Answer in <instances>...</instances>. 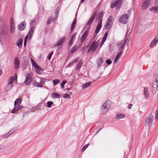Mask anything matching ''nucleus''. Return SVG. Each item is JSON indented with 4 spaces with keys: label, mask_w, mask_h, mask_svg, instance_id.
<instances>
[{
    "label": "nucleus",
    "mask_w": 158,
    "mask_h": 158,
    "mask_svg": "<svg viewBox=\"0 0 158 158\" xmlns=\"http://www.w3.org/2000/svg\"><path fill=\"white\" fill-rule=\"evenodd\" d=\"M23 108V107L19 105H18L17 106H16L14 109L11 111V113L12 114H14L16 111L22 109Z\"/></svg>",
    "instance_id": "20"
},
{
    "label": "nucleus",
    "mask_w": 158,
    "mask_h": 158,
    "mask_svg": "<svg viewBox=\"0 0 158 158\" xmlns=\"http://www.w3.org/2000/svg\"><path fill=\"white\" fill-rule=\"evenodd\" d=\"M15 129H12L11 130H10L9 132L10 134V135L12 134L15 131Z\"/></svg>",
    "instance_id": "51"
},
{
    "label": "nucleus",
    "mask_w": 158,
    "mask_h": 158,
    "mask_svg": "<svg viewBox=\"0 0 158 158\" xmlns=\"http://www.w3.org/2000/svg\"><path fill=\"white\" fill-rule=\"evenodd\" d=\"M148 87H145L144 88V95L146 98H147L149 96V93L148 91Z\"/></svg>",
    "instance_id": "23"
},
{
    "label": "nucleus",
    "mask_w": 158,
    "mask_h": 158,
    "mask_svg": "<svg viewBox=\"0 0 158 158\" xmlns=\"http://www.w3.org/2000/svg\"><path fill=\"white\" fill-rule=\"evenodd\" d=\"M108 33L107 32H106L105 33L104 36V37H103V38L102 40V41H104V42L106 40V38H107V36L108 35Z\"/></svg>",
    "instance_id": "40"
},
{
    "label": "nucleus",
    "mask_w": 158,
    "mask_h": 158,
    "mask_svg": "<svg viewBox=\"0 0 158 158\" xmlns=\"http://www.w3.org/2000/svg\"><path fill=\"white\" fill-rule=\"evenodd\" d=\"M104 41H102L101 43H100V47L101 48V47L103 45V44H104Z\"/></svg>",
    "instance_id": "64"
},
{
    "label": "nucleus",
    "mask_w": 158,
    "mask_h": 158,
    "mask_svg": "<svg viewBox=\"0 0 158 158\" xmlns=\"http://www.w3.org/2000/svg\"><path fill=\"white\" fill-rule=\"evenodd\" d=\"M53 102L52 101H48V102L47 104V107L49 108L51 106V105L53 104Z\"/></svg>",
    "instance_id": "41"
},
{
    "label": "nucleus",
    "mask_w": 158,
    "mask_h": 158,
    "mask_svg": "<svg viewBox=\"0 0 158 158\" xmlns=\"http://www.w3.org/2000/svg\"><path fill=\"white\" fill-rule=\"evenodd\" d=\"M128 17L127 14H125L123 15L120 18L119 21L120 22L124 24H125L127 22V20Z\"/></svg>",
    "instance_id": "9"
},
{
    "label": "nucleus",
    "mask_w": 158,
    "mask_h": 158,
    "mask_svg": "<svg viewBox=\"0 0 158 158\" xmlns=\"http://www.w3.org/2000/svg\"><path fill=\"white\" fill-rule=\"evenodd\" d=\"M60 81L59 79H54L52 81L54 85H55L57 84L60 83Z\"/></svg>",
    "instance_id": "34"
},
{
    "label": "nucleus",
    "mask_w": 158,
    "mask_h": 158,
    "mask_svg": "<svg viewBox=\"0 0 158 158\" xmlns=\"http://www.w3.org/2000/svg\"><path fill=\"white\" fill-rule=\"evenodd\" d=\"M112 22L107 21L106 24L105 26V29H108L111 24Z\"/></svg>",
    "instance_id": "33"
},
{
    "label": "nucleus",
    "mask_w": 158,
    "mask_h": 158,
    "mask_svg": "<svg viewBox=\"0 0 158 158\" xmlns=\"http://www.w3.org/2000/svg\"><path fill=\"white\" fill-rule=\"evenodd\" d=\"M34 84L35 86H36L38 87H41V86L40 85V84H39V83H38L37 82H35L34 83Z\"/></svg>",
    "instance_id": "50"
},
{
    "label": "nucleus",
    "mask_w": 158,
    "mask_h": 158,
    "mask_svg": "<svg viewBox=\"0 0 158 158\" xmlns=\"http://www.w3.org/2000/svg\"><path fill=\"white\" fill-rule=\"evenodd\" d=\"M23 40L22 39H19L18 40L17 43V45L19 47H20L22 46Z\"/></svg>",
    "instance_id": "27"
},
{
    "label": "nucleus",
    "mask_w": 158,
    "mask_h": 158,
    "mask_svg": "<svg viewBox=\"0 0 158 158\" xmlns=\"http://www.w3.org/2000/svg\"><path fill=\"white\" fill-rule=\"evenodd\" d=\"M113 19V17L111 15H110L109 16V18L107 19V21L112 22V20Z\"/></svg>",
    "instance_id": "46"
},
{
    "label": "nucleus",
    "mask_w": 158,
    "mask_h": 158,
    "mask_svg": "<svg viewBox=\"0 0 158 158\" xmlns=\"http://www.w3.org/2000/svg\"><path fill=\"white\" fill-rule=\"evenodd\" d=\"M67 82L66 81H63L60 84V86L62 89H63L64 88V85L65 83Z\"/></svg>",
    "instance_id": "43"
},
{
    "label": "nucleus",
    "mask_w": 158,
    "mask_h": 158,
    "mask_svg": "<svg viewBox=\"0 0 158 158\" xmlns=\"http://www.w3.org/2000/svg\"><path fill=\"white\" fill-rule=\"evenodd\" d=\"M97 62L99 66H101L102 64L103 60L102 58H100L98 59Z\"/></svg>",
    "instance_id": "31"
},
{
    "label": "nucleus",
    "mask_w": 158,
    "mask_h": 158,
    "mask_svg": "<svg viewBox=\"0 0 158 158\" xmlns=\"http://www.w3.org/2000/svg\"><path fill=\"white\" fill-rule=\"evenodd\" d=\"M53 52H52L50 53V54L48 55V58L49 60H50L51 59V57L52 54H53Z\"/></svg>",
    "instance_id": "48"
},
{
    "label": "nucleus",
    "mask_w": 158,
    "mask_h": 158,
    "mask_svg": "<svg viewBox=\"0 0 158 158\" xmlns=\"http://www.w3.org/2000/svg\"><path fill=\"white\" fill-rule=\"evenodd\" d=\"M32 75L31 73H29L27 75L24 82L26 85H29L31 83L32 81Z\"/></svg>",
    "instance_id": "6"
},
{
    "label": "nucleus",
    "mask_w": 158,
    "mask_h": 158,
    "mask_svg": "<svg viewBox=\"0 0 158 158\" xmlns=\"http://www.w3.org/2000/svg\"><path fill=\"white\" fill-rule=\"evenodd\" d=\"M106 63L110 65L112 63V61L110 59H108L106 60Z\"/></svg>",
    "instance_id": "56"
},
{
    "label": "nucleus",
    "mask_w": 158,
    "mask_h": 158,
    "mask_svg": "<svg viewBox=\"0 0 158 158\" xmlns=\"http://www.w3.org/2000/svg\"><path fill=\"white\" fill-rule=\"evenodd\" d=\"M65 36H63L61 38L59 39V41L57 42L56 44L55 45V46H58L57 49L58 50H60L61 48L62 45H61V44L63 43L64 41L65 40Z\"/></svg>",
    "instance_id": "8"
},
{
    "label": "nucleus",
    "mask_w": 158,
    "mask_h": 158,
    "mask_svg": "<svg viewBox=\"0 0 158 158\" xmlns=\"http://www.w3.org/2000/svg\"><path fill=\"white\" fill-rule=\"evenodd\" d=\"M40 107V106L38 105L35 107V109L36 110H38L39 109Z\"/></svg>",
    "instance_id": "61"
},
{
    "label": "nucleus",
    "mask_w": 158,
    "mask_h": 158,
    "mask_svg": "<svg viewBox=\"0 0 158 158\" xmlns=\"http://www.w3.org/2000/svg\"><path fill=\"white\" fill-rule=\"evenodd\" d=\"M127 40V38L119 42L117 44V46H119V50L120 51H122L124 48Z\"/></svg>",
    "instance_id": "10"
},
{
    "label": "nucleus",
    "mask_w": 158,
    "mask_h": 158,
    "mask_svg": "<svg viewBox=\"0 0 158 158\" xmlns=\"http://www.w3.org/2000/svg\"><path fill=\"white\" fill-rule=\"evenodd\" d=\"M83 63V60L81 59L77 65L76 68V70H79Z\"/></svg>",
    "instance_id": "21"
},
{
    "label": "nucleus",
    "mask_w": 158,
    "mask_h": 158,
    "mask_svg": "<svg viewBox=\"0 0 158 158\" xmlns=\"http://www.w3.org/2000/svg\"><path fill=\"white\" fill-rule=\"evenodd\" d=\"M110 102L107 101L105 102L102 106L101 112L102 114L106 113L110 107Z\"/></svg>",
    "instance_id": "3"
},
{
    "label": "nucleus",
    "mask_w": 158,
    "mask_h": 158,
    "mask_svg": "<svg viewBox=\"0 0 158 158\" xmlns=\"http://www.w3.org/2000/svg\"><path fill=\"white\" fill-rule=\"evenodd\" d=\"M155 114H156L155 118L156 119H158V110H156Z\"/></svg>",
    "instance_id": "55"
},
{
    "label": "nucleus",
    "mask_w": 158,
    "mask_h": 158,
    "mask_svg": "<svg viewBox=\"0 0 158 158\" xmlns=\"http://www.w3.org/2000/svg\"><path fill=\"white\" fill-rule=\"evenodd\" d=\"M12 85L8 84L6 87V89L7 91H9L12 89Z\"/></svg>",
    "instance_id": "32"
},
{
    "label": "nucleus",
    "mask_w": 158,
    "mask_h": 158,
    "mask_svg": "<svg viewBox=\"0 0 158 158\" xmlns=\"http://www.w3.org/2000/svg\"><path fill=\"white\" fill-rule=\"evenodd\" d=\"M91 83L90 82H88V83H87L84 84H83L82 85V88L83 89H85L88 87H89V86H90L91 85Z\"/></svg>",
    "instance_id": "30"
},
{
    "label": "nucleus",
    "mask_w": 158,
    "mask_h": 158,
    "mask_svg": "<svg viewBox=\"0 0 158 158\" xmlns=\"http://www.w3.org/2000/svg\"><path fill=\"white\" fill-rule=\"evenodd\" d=\"M14 64L15 65V68L18 69L19 66L20 62L19 58L18 57H16L14 59Z\"/></svg>",
    "instance_id": "16"
},
{
    "label": "nucleus",
    "mask_w": 158,
    "mask_h": 158,
    "mask_svg": "<svg viewBox=\"0 0 158 158\" xmlns=\"http://www.w3.org/2000/svg\"><path fill=\"white\" fill-rule=\"evenodd\" d=\"M75 35L76 34H74L73 35L71 36L69 40L73 42V40L75 38Z\"/></svg>",
    "instance_id": "42"
},
{
    "label": "nucleus",
    "mask_w": 158,
    "mask_h": 158,
    "mask_svg": "<svg viewBox=\"0 0 158 158\" xmlns=\"http://www.w3.org/2000/svg\"><path fill=\"white\" fill-rule=\"evenodd\" d=\"M122 54V51H120L118 54L117 55V56L120 57Z\"/></svg>",
    "instance_id": "57"
},
{
    "label": "nucleus",
    "mask_w": 158,
    "mask_h": 158,
    "mask_svg": "<svg viewBox=\"0 0 158 158\" xmlns=\"http://www.w3.org/2000/svg\"><path fill=\"white\" fill-rule=\"evenodd\" d=\"M22 102L21 98H19L16 99L15 102L14 106H16L17 105H20Z\"/></svg>",
    "instance_id": "22"
},
{
    "label": "nucleus",
    "mask_w": 158,
    "mask_h": 158,
    "mask_svg": "<svg viewBox=\"0 0 158 158\" xmlns=\"http://www.w3.org/2000/svg\"><path fill=\"white\" fill-rule=\"evenodd\" d=\"M154 77V81L153 82L152 88V92L153 94H155L158 91V74H156Z\"/></svg>",
    "instance_id": "1"
},
{
    "label": "nucleus",
    "mask_w": 158,
    "mask_h": 158,
    "mask_svg": "<svg viewBox=\"0 0 158 158\" xmlns=\"http://www.w3.org/2000/svg\"><path fill=\"white\" fill-rule=\"evenodd\" d=\"M119 58V57H118L117 56H116L114 61V63L116 64Z\"/></svg>",
    "instance_id": "53"
},
{
    "label": "nucleus",
    "mask_w": 158,
    "mask_h": 158,
    "mask_svg": "<svg viewBox=\"0 0 158 158\" xmlns=\"http://www.w3.org/2000/svg\"><path fill=\"white\" fill-rule=\"evenodd\" d=\"M5 148V146L3 145H0V151H1Z\"/></svg>",
    "instance_id": "58"
},
{
    "label": "nucleus",
    "mask_w": 158,
    "mask_h": 158,
    "mask_svg": "<svg viewBox=\"0 0 158 158\" xmlns=\"http://www.w3.org/2000/svg\"><path fill=\"white\" fill-rule=\"evenodd\" d=\"M109 50L112 51L113 50V46L112 44H110L109 45Z\"/></svg>",
    "instance_id": "54"
},
{
    "label": "nucleus",
    "mask_w": 158,
    "mask_h": 158,
    "mask_svg": "<svg viewBox=\"0 0 158 158\" xmlns=\"http://www.w3.org/2000/svg\"><path fill=\"white\" fill-rule=\"evenodd\" d=\"M53 19L51 17H49L48 18V20L47 21V23L48 24H50L53 21Z\"/></svg>",
    "instance_id": "39"
},
{
    "label": "nucleus",
    "mask_w": 158,
    "mask_h": 158,
    "mask_svg": "<svg viewBox=\"0 0 158 158\" xmlns=\"http://www.w3.org/2000/svg\"><path fill=\"white\" fill-rule=\"evenodd\" d=\"M76 21H77V19L76 18H75L74 19L73 22L72 23V24L71 27V31H73L74 28V27H75V24H76Z\"/></svg>",
    "instance_id": "28"
},
{
    "label": "nucleus",
    "mask_w": 158,
    "mask_h": 158,
    "mask_svg": "<svg viewBox=\"0 0 158 158\" xmlns=\"http://www.w3.org/2000/svg\"><path fill=\"white\" fill-rule=\"evenodd\" d=\"M124 117L125 115L124 114L120 113H118L116 115V118L117 119H119L122 118H123Z\"/></svg>",
    "instance_id": "24"
},
{
    "label": "nucleus",
    "mask_w": 158,
    "mask_h": 158,
    "mask_svg": "<svg viewBox=\"0 0 158 158\" xmlns=\"http://www.w3.org/2000/svg\"><path fill=\"white\" fill-rule=\"evenodd\" d=\"M10 32L11 33H14L15 31V24L14 21L11 19L10 22Z\"/></svg>",
    "instance_id": "13"
},
{
    "label": "nucleus",
    "mask_w": 158,
    "mask_h": 158,
    "mask_svg": "<svg viewBox=\"0 0 158 158\" xmlns=\"http://www.w3.org/2000/svg\"><path fill=\"white\" fill-rule=\"evenodd\" d=\"M63 97L64 98H70V96L69 95L67 94H65L64 95Z\"/></svg>",
    "instance_id": "47"
},
{
    "label": "nucleus",
    "mask_w": 158,
    "mask_h": 158,
    "mask_svg": "<svg viewBox=\"0 0 158 158\" xmlns=\"http://www.w3.org/2000/svg\"><path fill=\"white\" fill-rule=\"evenodd\" d=\"M30 31H31L33 32L34 31V27L33 26H31Z\"/></svg>",
    "instance_id": "59"
},
{
    "label": "nucleus",
    "mask_w": 158,
    "mask_h": 158,
    "mask_svg": "<svg viewBox=\"0 0 158 158\" xmlns=\"http://www.w3.org/2000/svg\"><path fill=\"white\" fill-rule=\"evenodd\" d=\"M35 69H36V71L37 72V73L38 74H40V73L38 72L37 71V70H42V68L41 67H40V66H39L38 65H37L36 67H35Z\"/></svg>",
    "instance_id": "38"
},
{
    "label": "nucleus",
    "mask_w": 158,
    "mask_h": 158,
    "mask_svg": "<svg viewBox=\"0 0 158 158\" xmlns=\"http://www.w3.org/2000/svg\"><path fill=\"white\" fill-rule=\"evenodd\" d=\"M73 42H72L71 41L69 40V44H68L69 46V47L71 46V45L72 44H73Z\"/></svg>",
    "instance_id": "62"
},
{
    "label": "nucleus",
    "mask_w": 158,
    "mask_h": 158,
    "mask_svg": "<svg viewBox=\"0 0 158 158\" xmlns=\"http://www.w3.org/2000/svg\"><path fill=\"white\" fill-rule=\"evenodd\" d=\"M98 13V12L97 11H95V12L94 13L93 16L90 18L89 21H88L87 23V25H88L90 26L92 23L93 22V21L94 19L96 17L97 14Z\"/></svg>",
    "instance_id": "12"
},
{
    "label": "nucleus",
    "mask_w": 158,
    "mask_h": 158,
    "mask_svg": "<svg viewBox=\"0 0 158 158\" xmlns=\"http://www.w3.org/2000/svg\"><path fill=\"white\" fill-rule=\"evenodd\" d=\"M89 143H88L87 144L83 146V148L82 149V152H83L85 151V150L87 148L88 146L89 145Z\"/></svg>",
    "instance_id": "44"
},
{
    "label": "nucleus",
    "mask_w": 158,
    "mask_h": 158,
    "mask_svg": "<svg viewBox=\"0 0 158 158\" xmlns=\"http://www.w3.org/2000/svg\"><path fill=\"white\" fill-rule=\"evenodd\" d=\"M100 42V40H99L96 42L94 41L91 44L90 47L88 52L89 51H91L92 52H94L97 49L98 44Z\"/></svg>",
    "instance_id": "5"
},
{
    "label": "nucleus",
    "mask_w": 158,
    "mask_h": 158,
    "mask_svg": "<svg viewBox=\"0 0 158 158\" xmlns=\"http://www.w3.org/2000/svg\"><path fill=\"white\" fill-rule=\"evenodd\" d=\"M10 135V134L8 132L5 135H3V137L4 138H6L8 137H9Z\"/></svg>",
    "instance_id": "52"
},
{
    "label": "nucleus",
    "mask_w": 158,
    "mask_h": 158,
    "mask_svg": "<svg viewBox=\"0 0 158 158\" xmlns=\"http://www.w3.org/2000/svg\"><path fill=\"white\" fill-rule=\"evenodd\" d=\"M26 23L25 21L22 22L20 24H19L18 27L19 30L20 31L23 30L26 26Z\"/></svg>",
    "instance_id": "19"
},
{
    "label": "nucleus",
    "mask_w": 158,
    "mask_h": 158,
    "mask_svg": "<svg viewBox=\"0 0 158 158\" xmlns=\"http://www.w3.org/2000/svg\"><path fill=\"white\" fill-rule=\"evenodd\" d=\"M132 104H130L128 105V108L129 109H130L132 107Z\"/></svg>",
    "instance_id": "63"
},
{
    "label": "nucleus",
    "mask_w": 158,
    "mask_h": 158,
    "mask_svg": "<svg viewBox=\"0 0 158 158\" xmlns=\"http://www.w3.org/2000/svg\"><path fill=\"white\" fill-rule=\"evenodd\" d=\"M28 39H29L28 37V35H26L25 38L24 42V46L25 47L26 46L27 40Z\"/></svg>",
    "instance_id": "37"
},
{
    "label": "nucleus",
    "mask_w": 158,
    "mask_h": 158,
    "mask_svg": "<svg viewBox=\"0 0 158 158\" xmlns=\"http://www.w3.org/2000/svg\"><path fill=\"white\" fill-rule=\"evenodd\" d=\"M14 77L12 76L10 77V78L8 79V84L12 85L14 82Z\"/></svg>",
    "instance_id": "29"
},
{
    "label": "nucleus",
    "mask_w": 158,
    "mask_h": 158,
    "mask_svg": "<svg viewBox=\"0 0 158 158\" xmlns=\"http://www.w3.org/2000/svg\"><path fill=\"white\" fill-rule=\"evenodd\" d=\"M31 60L32 65L34 67V68H35V67H36L37 64L32 58H31Z\"/></svg>",
    "instance_id": "36"
},
{
    "label": "nucleus",
    "mask_w": 158,
    "mask_h": 158,
    "mask_svg": "<svg viewBox=\"0 0 158 158\" xmlns=\"http://www.w3.org/2000/svg\"><path fill=\"white\" fill-rule=\"evenodd\" d=\"M122 1L123 0H116V1H114L112 2L110 5V7L113 8L116 6L120 7Z\"/></svg>",
    "instance_id": "11"
},
{
    "label": "nucleus",
    "mask_w": 158,
    "mask_h": 158,
    "mask_svg": "<svg viewBox=\"0 0 158 158\" xmlns=\"http://www.w3.org/2000/svg\"><path fill=\"white\" fill-rule=\"evenodd\" d=\"M81 44H79L78 45H76L73 46V47L71 49L70 51L71 53L72 54L76 51L81 46Z\"/></svg>",
    "instance_id": "18"
},
{
    "label": "nucleus",
    "mask_w": 158,
    "mask_h": 158,
    "mask_svg": "<svg viewBox=\"0 0 158 158\" xmlns=\"http://www.w3.org/2000/svg\"><path fill=\"white\" fill-rule=\"evenodd\" d=\"M153 117L152 114H149L148 116L145 123V125L150 127L152 125L153 120Z\"/></svg>",
    "instance_id": "4"
},
{
    "label": "nucleus",
    "mask_w": 158,
    "mask_h": 158,
    "mask_svg": "<svg viewBox=\"0 0 158 158\" xmlns=\"http://www.w3.org/2000/svg\"><path fill=\"white\" fill-rule=\"evenodd\" d=\"M79 59V58L77 57V58H75L73 60V61L74 63H76L78 61Z\"/></svg>",
    "instance_id": "60"
},
{
    "label": "nucleus",
    "mask_w": 158,
    "mask_h": 158,
    "mask_svg": "<svg viewBox=\"0 0 158 158\" xmlns=\"http://www.w3.org/2000/svg\"><path fill=\"white\" fill-rule=\"evenodd\" d=\"M33 32H32L31 31H30L29 30L28 33L27 34V35H28V38L29 39V38H30L29 39H31V38L32 37L33 35Z\"/></svg>",
    "instance_id": "35"
},
{
    "label": "nucleus",
    "mask_w": 158,
    "mask_h": 158,
    "mask_svg": "<svg viewBox=\"0 0 158 158\" xmlns=\"http://www.w3.org/2000/svg\"><path fill=\"white\" fill-rule=\"evenodd\" d=\"M52 97L53 98H59L60 97V95L57 93H54L52 94Z\"/></svg>",
    "instance_id": "25"
},
{
    "label": "nucleus",
    "mask_w": 158,
    "mask_h": 158,
    "mask_svg": "<svg viewBox=\"0 0 158 158\" xmlns=\"http://www.w3.org/2000/svg\"><path fill=\"white\" fill-rule=\"evenodd\" d=\"M103 14V11H101L98 15L97 18H99L100 20V21L98 24V26H97V28L95 31V33H96V35L95 36H96V35L99 32V31L101 29L102 27V19H101V17L102 16V14Z\"/></svg>",
    "instance_id": "2"
},
{
    "label": "nucleus",
    "mask_w": 158,
    "mask_h": 158,
    "mask_svg": "<svg viewBox=\"0 0 158 158\" xmlns=\"http://www.w3.org/2000/svg\"><path fill=\"white\" fill-rule=\"evenodd\" d=\"M88 31L87 30H86L84 33L82 35L80 39V40L81 43L83 42L84 40L86 38L88 35Z\"/></svg>",
    "instance_id": "14"
},
{
    "label": "nucleus",
    "mask_w": 158,
    "mask_h": 158,
    "mask_svg": "<svg viewBox=\"0 0 158 158\" xmlns=\"http://www.w3.org/2000/svg\"><path fill=\"white\" fill-rule=\"evenodd\" d=\"M34 84L35 86H36L38 87H41V86L40 85V84H39V83H38L37 82H35L34 83Z\"/></svg>",
    "instance_id": "49"
},
{
    "label": "nucleus",
    "mask_w": 158,
    "mask_h": 158,
    "mask_svg": "<svg viewBox=\"0 0 158 158\" xmlns=\"http://www.w3.org/2000/svg\"><path fill=\"white\" fill-rule=\"evenodd\" d=\"M8 33L7 30L4 29L2 27L0 26V35H6Z\"/></svg>",
    "instance_id": "17"
},
{
    "label": "nucleus",
    "mask_w": 158,
    "mask_h": 158,
    "mask_svg": "<svg viewBox=\"0 0 158 158\" xmlns=\"http://www.w3.org/2000/svg\"><path fill=\"white\" fill-rule=\"evenodd\" d=\"M46 81V79L44 78H41L40 79V81L39 82V84L41 86V87L43 86V85L45 84V83Z\"/></svg>",
    "instance_id": "26"
},
{
    "label": "nucleus",
    "mask_w": 158,
    "mask_h": 158,
    "mask_svg": "<svg viewBox=\"0 0 158 158\" xmlns=\"http://www.w3.org/2000/svg\"><path fill=\"white\" fill-rule=\"evenodd\" d=\"M150 0H143L142 3V9L143 10H145L148 7Z\"/></svg>",
    "instance_id": "7"
},
{
    "label": "nucleus",
    "mask_w": 158,
    "mask_h": 158,
    "mask_svg": "<svg viewBox=\"0 0 158 158\" xmlns=\"http://www.w3.org/2000/svg\"><path fill=\"white\" fill-rule=\"evenodd\" d=\"M36 24V20H32L31 23V26H34Z\"/></svg>",
    "instance_id": "45"
},
{
    "label": "nucleus",
    "mask_w": 158,
    "mask_h": 158,
    "mask_svg": "<svg viewBox=\"0 0 158 158\" xmlns=\"http://www.w3.org/2000/svg\"><path fill=\"white\" fill-rule=\"evenodd\" d=\"M158 42V37H156L152 41L150 45V47L152 48L154 46H155L157 44Z\"/></svg>",
    "instance_id": "15"
}]
</instances>
